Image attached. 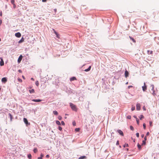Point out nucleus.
Wrapping results in <instances>:
<instances>
[{"mask_svg":"<svg viewBox=\"0 0 159 159\" xmlns=\"http://www.w3.org/2000/svg\"><path fill=\"white\" fill-rule=\"evenodd\" d=\"M22 58H23V56L22 55H20L19 56V57L18 59V63H20V62L21 61V60L22 59Z\"/></svg>","mask_w":159,"mask_h":159,"instance_id":"obj_5","label":"nucleus"},{"mask_svg":"<svg viewBox=\"0 0 159 159\" xmlns=\"http://www.w3.org/2000/svg\"><path fill=\"white\" fill-rule=\"evenodd\" d=\"M28 157L29 159H31V155L30 154H29L28 155Z\"/></svg>","mask_w":159,"mask_h":159,"instance_id":"obj_33","label":"nucleus"},{"mask_svg":"<svg viewBox=\"0 0 159 159\" xmlns=\"http://www.w3.org/2000/svg\"><path fill=\"white\" fill-rule=\"evenodd\" d=\"M151 87L152 88V94L154 96H155L156 94L155 93V91L154 90V86L153 85H151Z\"/></svg>","mask_w":159,"mask_h":159,"instance_id":"obj_2","label":"nucleus"},{"mask_svg":"<svg viewBox=\"0 0 159 159\" xmlns=\"http://www.w3.org/2000/svg\"><path fill=\"white\" fill-rule=\"evenodd\" d=\"M61 123L62 125H65V123L63 121H61Z\"/></svg>","mask_w":159,"mask_h":159,"instance_id":"obj_44","label":"nucleus"},{"mask_svg":"<svg viewBox=\"0 0 159 159\" xmlns=\"http://www.w3.org/2000/svg\"><path fill=\"white\" fill-rule=\"evenodd\" d=\"M136 109L137 110H140V105L139 103L136 104Z\"/></svg>","mask_w":159,"mask_h":159,"instance_id":"obj_6","label":"nucleus"},{"mask_svg":"<svg viewBox=\"0 0 159 159\" xmlns=\"http://www.w3.org/2000/svg\"><path fill=\"white\" fill-rule=\"evenodd\" d=\"M23 121L26 125H30V123L28 122L26 118H23Z\"/></svg>","mask_w":159,"mask_h":159,"instance_id":"obj_3","label":"nucleus"},{"mask_svg":"<svg viewBox=\"0 0 159 159\" xmlns=\"http://www.w3.org/2000/svg\"><path fill=\"white\" fill-rule=\"evenodd\" d=\"M72 124H73V125L74 126H75V125H76V123H75V121H73V122Z\"/></svg>","mask_w":159,"mask_h":159,"instance_id":"obj_42","label":"nucleus"},{"mask_svg":"<svg viewBox=\"0 0 159 159\" xmlns=\"http://www.w3.org/2000/svg\"><path fill=\"white\" fill-rule=\"evenodd\" d=\"M35 84L36 85V86H39V82L38 81H36V82H35Z\"/></svg>","mask_w":159,"mask_h":159,"instance_id":"obj_28","label":"nucleus"},{"mask_svg":"<svg viewBox=\"0 0 159 159\" xmlns=\"http://www.w3.org/2000/svg\"><path fill=\"white\" fill-rule=\"evenodd\" d=\"M18 81L20 82H22V80L19 78H18Z\"/></svg>","mask_w":159,"mask_h":159,"instance_id":"obj_34","label":"nucleus"},{"mask_svg":"<svg viewBox=\"0 0 159 159\" xmlns=\"http://www.w3.org/2000/svg\"><path fill=\"white\" fill-rule=\"evenodd\" d=\"M119 144V141H117L116 144V145H118Z\"/></svg>","mask_w":159,"mask_h":159,"instance_id":"obj_46","label":"nucleus"},{"mask_svg":"<svg viewBox=\"0 0 159 159\" xmlns=\"http://www.w3.org/2000/svg\"><path fill=\"white\" fill-rule=\"evenodd\" d=\"M32 101L36 102H41V100L40 99H32Z\"/></svg>","mask_w":159,"mask_h":159,"instance_id":"obj_13","label":"nucleus"},{"mask_svg":"<svg viewBox=\"0 0 159 159\" xmlns=\"http://www.w3.org/2000/svg\"><path fill=\"white\" fill-rule=\"evenodd\" d=\"M49 157V156L48 155H47L46 156V157L47 158H48Z\"/></svg>","mask_w":159,"mask_h":159,"instance_id":"obj_48","label":"nucleus"},{"mask_svg":"<svg viewBox=\"0 0 159 159\" xmlns=\"http://www.w3.org/2000/svg\"><path fill=\"white\" fill-rule=\"evenodd\" d=\"M29 92L31 93H34L35 92L34 89H31L29 90Z\"/></svg>","mask_w":159,"mask_h":159,"instance_id":"obj_14","label":"nucleus"},{"mask_svg":"<svg viewBox=\"0 0 159 159\" xmlns=\"http://www.w3.org/2000/svg\"><path fill=\"white\" fill-rule=\"evenodd\" d=\"M123 146L124 147H128V144L125 143L124 145Z\"/></svg>","mask_w":159,"mask_h":159,"instance_id":"obj_32","label":"nucleus"},{"mask_svg":"<svg viewBox=\"0 0 159 159\" xmlns=\"http://www.w3.org/2000/svg\"><path fill=\"white\" fill-rule=\"evenodd\" d=\"M144 140H145V141H146V140H147L146 136H145V137H144Z\"/></svg>","mask_w":159,"mask_h":159,"instance_id":"obj_50","label":"nucleus"},{"mask_svg":"<svg viewBox=\"0 0 159 159\" xmlns=\"http://www.w3.org/2000/svg\"><path fill=\"white\" fill-rule=\"evenodd\" d=\"M144 136V134H142L141 136L142 137H143Z\"/></svg>","mask_w":159,"mask_h":159,"instance_id":"obj_61","label":"nucleus"},{"mask_svg":"<svg viewBox=\"0 0 159 159\" xmlns=\"http://www.w3.org/2000/svg\"><path fill=\"white\" fill-rule=\"evenodd\" d=\"M33 151L34 153H36L37 152L38 150L37 148H35L34 149Z\"/></svg>","mask_w":159,"mask_h":159,"instance_id":"obj_25","label":"nucleus"},{"mask_svg":"<svg viewBox=\"0 0 159 159\" xmlns=\"http://www.w3.org/2000/svg\"><path fill=\"white\" fill-rule=\"evenodd\" d=\"M143 126L144 129H146V124H145V123H144L143 124Z\"/></svg>","mask_w":159,"mask_h":159,"instance_id":"obj_30","label":"nucleus"},{"mask_svg":"<svg viewBox=\"0 0 159 159\" xmlns=\"http://www.w3.org/2000/svg\"><path fill=\"white\" fill-rule=\"evenodd\" d=\"M53 114L56 115H57L58 114V113L57 111H53Z\"/></svg>","mask_w":159,"mask_h":159,"instance_id":"obj_21","label":"nucleus"},{"mask_svg":"<svg viewBox=\"0 0 159 159\" xmlns=\"http://www.w3.org/2000/svg\"><path fill=\"white\" fill-rule=\"evenodd\" d=\"M126 84H128V82H127L126 83Z\"/></svg>","mask_w":159,"mask_h":159,"instance_id":"obj_64","label":"nucleus"},{"mask_svg":"<svg viewBox=\"0 0 159 159\" xmlns=\"http://www.w3.org/2000/svg\"><path fill=\"white\" fill-rule=\"evenodd\" d=\"M129 75V72L127 70H125V76L126 78H127L128 76Z\"/></svg>","mask_w":159,"mask_h":159,"instance_id":"obj_11","label":"nucleus"},{"mask_svg":"<svg viewBox=\"0 0 159 159\" xmlns=\"http://www.w3.org/2000/svg\"><path fill=\"white\" fill-rule=\"evenodd\" d=\"M70 107L71 109L74 111H77V108L76 106L73 104L72 103H70Z\"/></svg>","mask_w":159,"mask_h":159,"instance_id":"obj_1","label":"nucleus"},{"mask_svg":"<svg viewBox=\"0 0 159 159\" xmlns=\"http://www.w3.org/2000/svg\"><path fill=\"white\" fill-rule=\"evenodd\" d=\"M56 37L57 38H58V39H60V35L58 34V35H57V36H56Z\"/></svg>","mask_w":159,"mask_h":159,"instance_id":"obj_43","label":"nucleus"},{"mask_svg":"<svg viewBox=\"0 0 159 159\" xmlns=\"http://www.w3.org/2000/svg\"><path fill=\"white\" fill-rule=\"evenodd\" d=\"M52 30L53 31L54 33H55V32H56L55 30L54 29H52Z\"/></svg>","mask_w":159,"mask_h":159,"instance_id":"obj_57","label":"nucleus"},{"mask_svg":"<svg viewBox=\"0 0 159 159\" xmlns=\"http://www.w3.org/2000/svg\"><path fill=\"white\" fill-rule=\"evenodd\" d=\"M118 132L121 136H123L124 134L123 132L120 129H118L117 130Z\"/></svg>","mask_w":159,"mask_h":159,"instance_id":"obj_9","label":"nucleus"},{"mask_svg":"<svg viewBox=\"0 0 159 159\" xmlns=\"http://www.w3.org/2000/svg\"><path fill=\"white\" fill-rule=\"evenodd\" d=\"M58 118L59 120H61L62 119V118L61 116H59L58 117Z\"/></svg>","mask_w":159,"mask_h":159,"instance_id":"obj_27","label":"nucleus"},{"mask_svg":"<svg viewBox=\"0 0 159 159\" xmlns=\"http://www.w3.org/2000/svg\"><path fill=\"white\" fill-rule=\"evenodd\" d=\"M58 129L60 130L61 131L62 129V128L61 126H59L58 127Z\"/></svg>","mask_w":159,"mask_h":159,"instance_id":"obj_39","label":"nucleus"},{"mask_svg":"<svg viewBox=\"0 0 159 159\" xmlns=\"http://www.w3.org/2000/svg\"><path fill=\"white\" fill-rule=\"evenodd\" d=\"M136 136L138 138L139 137V133H136Z\"/></svg>","mask_w":159,"mask_h":159,"instance_id":"obj_41","label":"nucleus"},{"mask_svg":"<svg viewBox=\"0 0 159 159\" xmlns=\"http://www.w3.org/2000/svg\"><path fill=\"white\" fill-rule=\"evenodd\" d=\"M131 109L132 111H134L135 110V107L132 106Z\"/></svg>","mask_w":159,"mask_h":159,"instance_id":"obj_31","label":"nucleus"},{"mask_svg":"<svg viewBox=\"0 0 159 159\" xmlns=\"http://www.w3.org/2000/svg\"><path fill=\"white\" fill-rule=\"evenodd\" d=\"M137 146L139 149L140 150L141 149V146L139 143H138Z\"/></svg>","mask_w":159,"mask_h":159,"instance_id":"obj_22","label":"nucleus"},{"mask_svg":"<svg viewBox=\"0 0 159 159\" xmlns=\"http://www.w3.org/2000/svg\"><path fill=\"white\" fill-rule=\"evenodd\" d=\"M22 78H23V79H25V77H24V76H23H23H22Z\"/></svg>","mask_w":159,"mask_h":159,"instance_id":"obj_59","label":"nucleus"},{"mask_svg":"<svg viewBox=\"0 0 159 159\" xmlns=\"http://www.w3.org/2000/svg\"><path fill=\"white\" fill-rule=\"evenodd\" d=\"M140 120H141L143 118H144V116L143 115H141L139 117Z\"/></svg>","mask_w":159,"mask_h":159,"instance_id":"obj_24","label":"nucleus"},{"mask_svg":"<svg viewBox=\"0 0 159 159\" xmlns=\"http://www.w3.org/2000/svg\"><path fill=\"white\" fill-rule=\"evenodd\" d=\"M2 22V20H0V25H1Z\"/></svg>","mask_w":159,"mask_h":159,"instance_id":"obj_52","label":"nucleus"},{"mask_svg":"<svg viewBox=\"0 0 159 159\" xmlns=\"http://www.w3.org/2000/svg\"><path fill=\"white\" fill-rule=\"evenodd\" d=\"M43 157V154H41V157Z\"/></svg>","mask_w":159,"mask_h":159,"instance_id":"obj_53","label":"nucleus"},{"mask_svg":"<svg viewBox=\"0 0 159 159\" xmlns=\"http://www.w3.org/2000/svg\"><path fill=\"white\" fill-rule=\"evenodd\" d=\"M152 122L151 121H150L149 122L150 125V126H152Z\"/></svg>","mask_w":159,"mask_h":159,"instance_id":"obj_40","label":"nucleus"},{"mask_svg":"<svg viewBox=\"0 0 159 159\" xmlns=\"http://www.w3.org/2000/svg\"><path fill=\"white\" fill-rule=\"evenodd\" d=\"M91 68V66H90L88 69L85 70L84 71L86 72L89 71L90 70Z\"/></svg>","mask_w":159,"mask_h":159,"instance_id":"obj_16","label":"nucleus"},{"mask_svg":"<svg viewBox=\"0 0 159 159\" xmlns=\"http://www.w3.org/2000/svg\"><path fill=\"white\" fill-rule=\"evenodd\" d=\"M9 115L10 116L11 121L12 120V119H13V116H12V115H11V114H10V113H9Z\"/></svg>","mask_w":159,"mask_h":159,"instance_id":"obj_18","label":"nucleus"},{"mask_svg":"<svg viewBox=\"0 0 159 159\" xmlns=\"http://www.w3.org/2000/svg\"><path fill=\"white\" fill-rule=\"evenodd\" d=\"M18 71H19V72H21V70H19Z\"/></svg>","mask_w":159,"mask_h":159,"instance_id":"obj_60","label":"nucleus"},{"mask_svg":"<svg viewBox=\"0 0 159 159\" xmlns=\"http://www.w3.org/2000/svg\"><path fill=\"white\" fill-rule=\"evenodd\" d=\"M129 37L130 39L132 40L134 43L136 42L135 40L133 38H132V37H131L130 36H129Z\"/></svg>","mask_w":159,"mask_h":159,"instance_id":"obj_20","label":"nucleus"},{"mask_svg":"<svg viewBox=\"0 0 159 159\" xmlns=\"http://www.w3.org/2000/svg\"><path fill=\"white\" fill-rule=\"evenodd\" d=\"M31 80L33 81H34V79L33 78H31Z\"/></svg>","mask_w":159,"mask_h":159,"instance_id":"obj_58","label":"nucleus"},{"mask_svg":"<svg viewBox=\"0 0 159 159\" xmlns=\"http://www.w3.org/2000/svg\"><path fill=\"white\" fill-rule=\"evenodd\" d=\"M47 0H42V1L43 2H46Z\"/></svg>","mask_w":159,"mask_h":159,"instance_id":"obj_49","label":"nucleus"},{"mask_svg":"<svg viewBox=\"0 0 159 159\" xmlns=\"http://www.w3.org/2000/svg\"><path fill=\"white\" fill-rule=\"evenodd\" d=\"M56 124L58 125H61L60 122L58 120L56 121Z\"/></svg>","mask_w":159,"mask_h":159,"instance_id":"obj_23","label":"nucleus"},{"mask_svg":"<svg viewBox=\"0 0 159 159\" xmlns=\"http://www.w3.org/2000/svg\"><path fill=\"white\" fill-rule=\"evenodd\" d=\"M2 82L5 83L7 81V79L6 77H4L2 78Z\"/></svg>","mask_w":159,"mask_h":159,"instance_id":"obj_10","label":"nucleus"},{"mask_svg":"<svg viewBox=\"0 0 159 159\" xmlns=\"http://www.w3.org/2000/svg\"><path fill=\"white\" fill-rule=\"evenodd\" d=\"M133 86H129L128 87L129 89L130 88L132 87Z\"/></svg>","mask_w":159,"mask_h":159,"instance_id":"obj_54","label":"nucleus"},{"mask_svg":"<svg viewBox=\"0 0 159 159\" xmlns=\"http://www.w3.org/2000/svg\"><path fill=\"white\" fill-rule=\"evenodd\" d=\"M130 129L131 130H134V128H133V127L132 126H130Z\"/></svg>","mask_w":159,"mask_h":159,"instance_id":"obj_37","label":"nucleus"},{"mask_svg":"<svg viewBox=\"0 0 159 159\" xmlns=\"http://www.w3.org/2000/svg\"><path fill=\"white\" fill-rule=\"evenodd\" d=\"M54 33L56 35V36L58 34L56 32H55Z\"/></svg>","mask_w":159,"mask_h":159,"instance_id":"obj_55","label":"nucleus"},{"mask_svg":"<svg viewBox=\"0 0 159 159\" xmlns=\"http://www.w3.org/2000/svg\"><path fill=\"white\" fill-rule=\"evenodd\" d=\"M11 3L13 5L15 4V0H11Z\"/></svg>","mask_w":159,"mask_h":159,"instance_id":"obj_29","label":"nucleus"},{"mask_svg":"<svg viewBox=\"0 0 159 159\" xmlns=\"http://www.w3.org/2000/svg\"><path fill=\"white\" fill-rule=\"evenodd\" d=\"M80 129L79 128H76L75 129V130L76 132H79L80 131Z\"/></svg>","mask_w":159,"mask_h":159,"instance_id":"obj_26","label":"nucleus"},{"mask_svg":"<svg viewBox=\"0 0 159 159\" xmlns=\"http://www.w3.org/2000/svg\"><path fill=\"white\" fill-rule=\"evenodd\" d=\"M24 41V39L22 37L21 39L18 42L19 43H21Z\"/></svg>","mask_w":159,"mask_h":159,"instance_id":"obj_15","label":"nucleus"},{"mask_svg":"<svg viewBox=\"0 0 159 159\" xmlns=\"http://www.w3.org/2000/svg\"><path fill=\"white\" fill-rule=\"evenodd\" d=\"M13 8H16V5L15 4H14L13 5Z\"/></svg>","mask_w":159,"mask_h":159,"instance_id":"obj_45","label":"nucleus"},{"mask_svg":"<svg viewBox=\"0 0 159 159\" xmlns=\"http://www.w3.org/2000/svg\"><path fill=\"white\" fill-rule=\"evenodd\" d=\"M146 141H145L144 140H143V143H142V144L143 145H145V144H146Z\"/></svg>","mask_w":159,"mask_h":159,"instance_id":"obj_35","label":"nucleus"},{"mask_svg":"<svg viewBox=\"0 0 159 159\" xmlns=\"http://www.w3.org/2000/svg\"><path fill=\"white\" fill-rule=\"evenodd\" d=\"M149 132H148L147 134H146V136H148V135H149Z\"/></svg>","mask_w":159,"mask_h":159,"instance_id":"obj_47","label":"nucleus"},{"mask_svg":"<svg viewBox=\"0 0 159 159\" xmlns=\"http://www.w3.org/2000/svg\"><path fill=\"white\" fill-rule=\"evenodd\" d=\"M147 52L148 54H152L153 53V52L152 51H150L149 50H147Z\"/></svg>","mask_w":159,"mask_h":159,"instance_id":"obj_19","label":"nucleus"},{"mask_svg":"<svg viewBox=\"0 0 159 159\" xmlns=\"http://www.w3.org/2000/svg\"><path fill=\"white\" fill-rule=\"evenodd\" d=\"M134 118H136H136H137V117L136 116H134Z\"/></svg>","mask_w":159,"mask_h":159,"instance_id":"obj_62","label":"nucleus"},{"mask_svg":"<svg viewBox=\"0 0 159 159\" xmlns=\"http://www.w3.org/2000/svg\"><path fill=\"white\" fill-rule=\"evenodd\" d=\"M86 158V157L85 156H83L80 157L78 159H84Z\"/></svg>","mask_w":159,"mask_h":159,"instance_id":"obj_17","label":"nucleus"},{"mask_svg":"<svg viewBox=\"0 0 159 159\" xmlns=\"http://www.w3.org/2000/svg\"><path fill=\"white\" fill-rule=\"evenodd\" d=\"M136 121H137V124L138 125H139V120H138V119L137 118H136Z\"/></svg>","mask_w":159,"mask_h":159,"instance_id":"obj_36","label":"nucleus"},{"mask_svg":"<svg viewBox=\"0 0 159 159\" xmlns=\"http://www.w3.org/2000/svg\"><path fill=\"white\" fill-rule=\"evenodd\" d=\"M15 35L18 38H20L21 36V34L20 32H18L15 34Z\"/></svg>","mask_w":159,"mask_h":159,"instance_id":"obj_7","label":"nucleus"},{"mask_svg":"<svg viewBox=\"0 0 159 159\" xmlns=\"http://www.w3.org/2000/svg\"><path fill=\"white\" fill-rule=\"evenodd\" d=\"M126 150H127V151H128V150H129L128 148H127V149H126Z\"/></svg>","mask_w":159,"mask_h":159,"instance_id":"obj_63","label":"nucleus"},{"mask_svg":"<svg viewBox=\"0 0 159 159\" xmlns=\"http://www.w3.org/2000/svg\"><path fill=\"white\" fill-rule=\"evenodd\" d=\"M144 85L142 87L143 90V91H145L147 90V86L145 85V83H144Z\"/></svg>","mask_w":159,"mask_h":159,"instance_id":"obj_4","label":"nucleus"},{"mask_svg":"<svg viewBox=\"0 0 159 159\" xmlns=\"http://www.w3.org/2000/svg\"><path fill=\"white\" fill-rule=\"evenodd\" d=\"M76 80V78L75 77H72L70 79V81H73L74 80Z\"/></svg>","mask_w":159,"mask_h":159,"instance_id":"obj_12","label":"nucleus"},{"mask_svg":"<svg viewBox=\"0 0 159 159\" xmlns=\"http://www.w3.org/2000/svg\"><path fill=\"white\" fill-rule=\"evenodd\" d=\"M38 159H42V157H38Z\"/></svg>","mask_w":159,"mask_h":159,"instance_id":"obj_51","label":"nucleus"},{"mask_svg":"<svg viewBox=\"0 0 159 159\" xmlns=\"http://www.w3.org/2000/svg\"><path fill=\"white\" fill-rule=\"evenodd\" d=\"M0 16H2V12H0Z\"/></svg>","mask_w":159,"mask_h":159,"instance_id":"obj_56","label":"nucleus"},{"mask_svg":"<svg viewBox=\"0 0 159 159\" xmlns=\"http://www.w3.org/2000/svg\"><path fill=\"white\" fill-rule=\"evenodd\" d=\"M127 118L128 119H130L131 118V116H130L129 115L127 116Z\"/></svg>","mask_w":159,"mask_h":159,"instance_id":"obj_38","label":"nucleus"},{"mask_svg":"<svg viewBox=\"0 0 159 159\" xmlns=\"http://www.w3.org/2000/svg\"><path fill=\"white\" fill-rule=\"evenodd\" d=\"M0 59L1 60L0 63V65L1 66H2L4 65V63L2 57L0 58Z\"/></svg>","mask_w":159,"mask_h":159,"instance_id":"obj_8","label":"nucleus"}]
</instances>
